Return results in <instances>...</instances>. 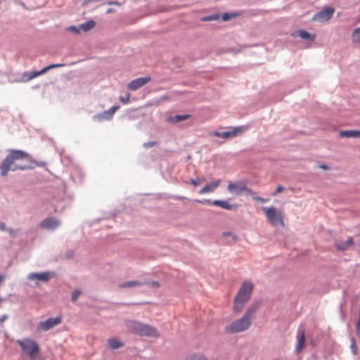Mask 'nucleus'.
<instances>
[{
	"label": "nucleus",
	"mask_w": 360,
	"mask_h": 360,
	"mask_svg": "<svg viewBox=\"0 0 360 360\" xmlns=\"http://www.w3.org/2000/svg\"><path fill=\"white\" fill-rule=\"evenodd\" d=\"M37 164L32 160V156L20 150H11L0 165L1 174L7 175L9 171L33 169Z\"/></svg>",
	"instance_id": "1"
},
{
	"label": "nucleus",
	"mask_w": 360,
	"mask_h": 360,
	"mask_svg": "<svg viewBox=\"0 0 360 360\" xmlns=\"http://www.w3.org/2000/svg\"><path fill=\"white\" fill-rule=\"evenodd\" d=\"M258 309V304L249 307L244 315L224 328V332L227 334L238 333L248 330L252 322V319Z\"/></svg>",
	"instance_id": "2"
},
{
	"label": "nucleus",
	"mask_w": 360,
	"mask_h": 360,
	"mask_svg": "<svg viewBox=\"0 0 360 360\" xmlns=\"http://www.w3.org/2000/svg\"><path fill=\"white\" fill-rule=\"evenodd\" d=\"M126 327L129 332L139 336H146L155 338L160 337V333L156 328L138 321H127Z\"/></svg>",
	"instance_id": "3"
},
{
	"label": "nucleus",
	"mask_w": 360,
	"mask_h": 360,
	"mask_svg": "<svg viewBox=\"0 0 360 360\" xmlns=\"http://www.w3.org/2000/svg\"><path fill=\"white\" fill-rule=\"evenodd\" d=\"M253 284L250 281H245L240 286L233 302V311L234 313L240 312L245 304L249 301L252 290Z\"/></svg>",
	"instance_id": "4"
},
{
	"label": "nucleus",
	"mask_w": 360,
	"mask_h": 360,
	"mask_svg": "<svg viewBox=\"0 0 360 360\" xmlns=\"http://www.w3.org/2000/svg\"><path fill=\"white\" fill-rule=\"evenodd\" d=\"M262 211L264 212L265 216L269 223L273 226L281 225L285 226L283 221V212L278 210L276 207L271 206L269 207H262Z\"/></svg>",
	"instance_id": "5"
},
{
	"label": "nucleus",
	"mask_w": 360,
	"mask_h": 360,
	"mask_svg": "<svg viewBox=\"0 0 360 360\" xmlns=\"http://www.w3.org/2000/svg\"><path fill=\"white\" fill-rule=\"evenodd\" d=\"M16 342L20 347L22 352L28 355L30 359H34L39 352L37 342L32 339L18 340Z\"/></svg>",
	"instance_id": "6"
},
{
	"label": "nucleus",
	"mask_w": 360,
	"mask_h": 360,
	"mask_svg": "<svg viewBox=\"0 0 360 360\" xmlns=\"http://www.w3.org/2000/svg\"><path fill=\"white\" fill-rule=\"evenodd\" d=\"M229 192L234 195H241L243 193L253 195L255 193L243 181L230 182L227 188Z\"/></svg>",
	"instance_id": "7"
},
{
	"label": "nucleus",
	"mask_w": 360,
	"mask_h": 360,
	"mask_svg": "<svg viewBox=\"0 0 360 360\" xmlns=\"http://www.w3.org/2000/svg\"><path fill=\"white\" fill-rule=\"evenodd\" d=\"M62 322V318L57 316L56 318H49L44 321H41L38 324L37 330L42 331H47L54 326L60 324Z\"/></svg>",
	"instance_id": "8"
},
{
	"label": "nucleus",
	"mask_w": 360,
	"mask_h": 360,
	"mask_svg": "<svg viewBox=\"0 0 360 360\" xmlns=\"http://www.w3.org/2000/svg\"><path fill=\"white\" fill-rule=\"evenodd\" d=\"M335 12V9L332 7H328L323 11L315 13L312 18L313 20L319 22H325L330 19Z\"/></svg>",
	"instance_id": "9"
},
{
	"label": "nucleus",
	"mask_w": 360,
	"mask_h": 360,
	"mask_svg": "<svg viewBox=\"0 0 360 360\" xmlns=\"http://www.w3.org/2000/svg\"><path fill=\"white\" fill-rule=\"evenodd\" d=\"M53 276L54 274L49 271H45L42 273H31L27 276V279L30 281L47 283Z\"/></svg>",
	"instance_id": "10"
},
{
	"label": "nucleus",
	"mask_w": 360,
	"mask_h": 360,
	"mask_svg": "<svg viewBox=\"0 0 360 360\" xmlns=\"http://www.w3.org/2000/svg\"><path fill=\"white\" fill-rule=\"evenodd\" d=\"M194 201L199 203L207 202L227 210H232L236 207L234 205L229 204L226 200H214L212 202L210 200H195Z\"/></svg>",
	"instance_id": "11"
},
{
	"label": "nucleus",
	"mask_w": 360,
	"mask_h": 360,
	"mask_svg": "<svg viewBox=\"0 0 360 360\" xmlns=\"http://www.w3.org/2000/svg\"><path fill=\"white\" fill-rule=\"evenodd\" d=\"M151 78L150 77H139L131 81L127 86L128 89L131 91H135L150 81Z\"/></svg>",
	"instance_id": "12"
},
{
	"label": "nucleus",
	"mask_w": 360,
	"mask_h": 360,
	"mask_svg": "<svg viewBox=\"0 0 360 360\" xmlns=\"http://www.w3.org/2000/svg\"><path fill=\"white\" fill-rule=\"evenodd\" d=\"M60 225V221L56 218L49 217L40 223V227L41 229L47 230H54Z\"/></svg>",
	"instance_id": "13"
},
{
	"label": "nucleus",
	"mask_w": 360,
	"mask_h": 360,
	"mask_svg": "<svg viewBox=\"0 0 360 360\" xmlns=\"http://www.w3.org/2000/svg\"><path fill=\"white\" fill-rule=\"evenodd\" d=\"M243 132V127H236L232 131H223L219 132L215 131L212 133V135L217 137H221L223 139H229L230 137H233L236 136L238 133Z\"/></svg>",
	"instance_id": "14"
},
{
	"label": "nucleus",
	"mask_w": 360,
	"mask_h": 360,
	"mask_svg": "<svg viewBox=\"0 0 360 360\" xmlns=\"http://www.w3.org/2000/svg\"><path fill=\"white\" fill-rule=\"evenodd\" d=\"M220 184L221 180L217 179L210 184H206L199 191V194L203 195L208 193H213L219 186Z\"/></svg>",
	"instance_id": "15"
},
{
	"label": "nucleus",
	"mask_w": 360,
	"mask_h": 360,
	"mask_svg": "<svg viewBox=\"0 0 360 360\" xmlns=\"http://www.w3.org/2000/svg\"><path fill=\"white\" fill-rule=\"evenodd\" d=\"M305 343V331L299 330L297 332V343L295 347L296 353L299 354L302 350Z\"/></svg>",
	"instance_id": "16"
},
{
	"label": "nucleus",
	"mask_w": 360,
	"mask_h": 360,
	"mask_svg": "<svg viewBox=\"0 0 360 360\" xmlns=\"http://www.w3.org/2000/svg\"><path fill=\"white\" fill-rule=\"evenodd\" d=\"M353 238L351 236L348 237L345 242L335 240L334 243L336 249L340 251L346 250L349 247L353 245Z\"/></svg>",
	"instance_id": "17"
},
{
	"label": "nucleus",
	"mask_w": 360,
	"mask_h": 360,
	"mask_svg": "<svg viewBox=\"0 0 360 360\" xmlns=\"http://www.w3.org/2000/svg\"><path fill=\"white\" fill-rule=\"evenodd\" d=\"M191 117L190 115H176L174 116H170L167 117V121L171 123H177L181 121H184Z\"/></svg>",
	"instance_id": "18"
},
{
	"label": "nucleus",
	"mask_w": 360,
	"mask_h": 360,
	"mask_svg": "<svg viewBox=\"0 0 360 360\" xmlns=\"http://www.w3.org/2000/svg\"><path fill=\"white\" fill-rule=\"evenodd\" d=\"M119 108V106H112L108 110L103 112L102 115H98L99 120L110 119L115 112Z\"/></svg>",
	"instance_id": "19"
},
{
	"label": "nucleus",
	"mask_w": 360,
	"mask_h": 360,
	"mask_svg": "<svg viewBox=\"0 0 360 360\" xmlns=\"http://www.w3.org/2000/svg\"><path fill=\"white\" fill-rule=\"evenodd\" d=\"M143 283L139 282L138 281H130L120 283L118 285L119 288H135L142 285Z\"/></svg>",
	"instance_id": "20"
},
{
	"label": "nucleus",
	"mask_w": 360,
	"mask_h": 360,
	"mask_svg": "<svg viewBox=\"0 0 360 360\" xmlns=\"http://www.w3.org/2000/svg\"><path fill=\"white\" fill-rule=\"evenodd\" d=\"M108 342L109 347L112 349H118L120 347H122L124 345L123 342H122L117 338H110V339H108Z\"/></svg>",
	"instance_id": "21"
},
{
	"label": "nucleus",
	"mask_w": 360,
	"mask_h": 360,
	"mask_svg": "<svg viewBox=\"0 0 360 360\" xmlns=\"http://www.w3.org/2000/svg\"><path fill=\"white\" fill-rule=\"evenodd\" d=\"M44 73H45V72L44 71V68L42 70H41L40 71H34V72L25 73V75H24V77L25 78V80L30 81V80L34 79V77H38Z\"/></svg>",
	"instance_id": "22"
},
{
	"label": "nucleus",
	"mask_w": 360,
	"mask_h": 360,
	"mask_svg": "<svg viewBox=\"0 0 360 360\" xmlns=\"http://www.w3.org/2000/svg\"><path fill=\"white\" fill-rule=\"evenodd\" d=\"M298 33H299V36L302 39H305V40L313 41L316 38L315 34H311L309 32H308L305 30H299Z\"/></svg>",
	"instance_id": "23"
},
{
	"label": "nucleus",
	"mask_w": 360,
	"mask_h": 360,
	"mask_svg": "<svg viewBox=\"0 0 360 360\" xmlns=\"http://www.w3.org/2000/svg\"><path fill=\"white\" fill-rule=\"evenodd\" d=\"M96 26V22L94 20H89L83 24H82L80 25V28L84 31V32H88L91 30H92L93 28H94Z\"/></svg>",
	"instance_id": "24"
},
{
	"label": "nucleus",
	"mask_w": 360,
	"mask_h": 360,
	"mask_svg": "<svg viewBox=\"0 0 360 360\" xmlns=\"http://www.w3.org/2000/svg\"><path fill=\"white\" fill-rule=\"evenodd\" d=\"M352 40L353 43L358 44L360 42V27L356 28L352 34Z\"/></svg>",
	"instance_id": "25"
},
{
	"label": "nucleus",
	"mask_w": 360,
	"mask_h": 360,
	"mask_svg": "<svg viewBox=\"0 0 360 360\" xmlns=\"http://www.w3.org/2000/svg\"><path fill=\"white\" fill-rule=\"evenodd\" d=\"M240 15V13H236V12L224 13L221 15V19H222L223 21H228L230 19L235 18L239 16Z\"/></svg>",
	"instance_id": "26"
},
{
	"label": "nucleus",
	"mask_w": 360,
	"mask_h": 360,
	"mask_svg": "<svg viewBox=\"0 0 360 360\" xmlns=\"http://www.w3.org/2000/svg\"><path fill=\"white\" fill-rule=\"evenodd\" d=\"M356 130H345L340 133L341 137L355 138Z\"/></svg>",
	"instance_id": "27"
},
{
	"label": "nucleus",
	"mask_w": 360,
	"mask_h": 360,
	"mask_svg": "<svg viewBox=\"0 0 360 360\" xmlns=\"http://www.w3.org/2000/svg\"><path fill=\"white\" fill-rule=\"evenodd\" d=\"M186 360H207L202 354H195L188 356Z\"/></svg>",
	"instance_id": "28"
},
{
	"label": "nucleus",
	"mask_w": 360,
	"mask_h": 360,
	"mask_svg": "<svg viewBox=\"0 0 360 360\" xmlns=\"http://www.w3.org/2000/svg\"><path fill=\"white\" fill-rule=\"evenodd\" d=\"M220 18V16L219 14H212L210 15L205 16L202 18L201 20L206 22V21H212V20H218Z\"/></svg>",
	"instance_id": "29"
},
{
	"label": "nucleus",
	"mask_w": 360,
	"mask_h": 360,
	"mask_svg": "<svg viewBox=\"0 0 360 360\" xmlns=\"http://www.w3.org/2000/svg\"><path fill=\"white\" fill-rule=\"evenodd\" d=\"M205 181V179L204 177L198 178L197 179H191L190 180L191 184H192L194 186H198Z\"/></svg>",
	"instance_id": "30"
},
{
	"label": "nucleus",
	"mask_w": 360,
	"mask_h": 360,
	"mask_svg": "<svg viewBox=\"0 0 360 360\" xmlns=\"http://www.w3.org/2000/svg\"><path fill=\"white\" fill-rule=\"evenodd\" d=\"M63 66H65V65L63 64V63L51 64V65H49L45 67L44 68V71L46 73L47 71H49V70H50L51 69H53V68H60V67H63Z\"/></svg>",
	"instance_id": "31"
},
{
	"label": "nucleus",
	"mask_w": 360,
	"mask_h": 360,
	"mask_svg": "<svg viewBox=\"0 0 360 360\" xmlns=\"http://www.w3.org/2000/svg\"><path fill=\"white\" fill-rule=\"evenodd\" d=\"M119 99H120V101L121 103H122L123 104H127L129 102L130 94L127 93L124 96H120Z\"/></svg>",
	"instance_id": "32"
},
{
	"label": "nucleus",
	"mask_w": 360,
	"mask_h": 360,
	"mask_svg": "<svg viewBox=\"0 0 360 360\" xmlns=\"http://www.w3.org/2000/svg\"><path fill=\"white\" fill-rule=\"evenodd\" d=\"M80 294H81L80 290H75L72 293V301L75 302L78 299Z\"/></svg>",
	"instance_id": "33"
},
{
	"label": "nucleus",
	"mask_w": 360,
	"mask_h": 360,
	"mask_svg": "<svg viewBox=\"0 0 360 360\" xmlns=\"http://www.w3.org/2000/svg\"><path fill=\"white\" fill-rule=\"evenodd\" d=\"M80 27H77L76 26H70L68 28V30L72 32L75 34H79L80 33Z\"/></svg>",
	"instance_id": "34"
},
{
	"label": "nucleus",
	"mask_w": 360,
	"mask_h": 360,
	"mask_svg": "<svg viewBox=\"0 0 360 360\" xmlns=\"http://www.w3.org/2000/svg\"><path fill=\"white\" fill-rule=\"evenodd\" d=\"M351 347L352 349L354 354H356V353H357V347L356 346L355 340H354V338L352 339Z\"/></svg>",
	"instance_id": "35"
},
{
	"label": "nucleus",
	"mask_w": 360,
	"mask_h": 360,
	"mask_svg": "<svg viewBox=\"0 0 360 360\" xmlns=\"http://www.w3.org/2000/svg\"><path fill=\"white\" fill-rule=\"evenodd\" d=\"M284 190V188L281 186V185H278L276 188V190L275 191V192L272 194V195L275 196L278 193L282 192Z\"/></svg>",
	"instance_id": "36"
},
{
	"label": "nucleus",
	"mask_w": 360,
	"mask_h": 360,
	"mask_svg": "<svg viewBox=\"0 0 360 360\" xmlns=\"http://www.w3.org/2000/svg\"><path fill=\"white\" fill-rule=\"evenodd\" d=\"M151 288H158L160 287V283L158 281H152L148 283Z\"/></svg>",
	"instance_id": "37"
},
{
	"label": "nucleus",
	"mask_w": 360,
	"mask_h": 360,
	"mask_svg": "<svg viewBox=\"0 0 360 360\" xmlns=\"http://www.w3.org/2000/svg\"><path fill=\"white\" fill-rule=\"evenodd\" d=\"M254 199L255 200L261 202H266L269 201V199H267V198H262L258 197V196L254 197Z\"/></svg>",
	"instance_id": "38"
},
{
	"label": "nucleus",
	"mask_w": 360,
	"mask_h": 360,
	"mask_svg": "<svg viewBox=\"0 0 360 360\" xmlns=\"http://www.w3.org/2000/svg\"><path fill=\"white\" fill-rule=\"evenodd\" d=\"M155 145V142H148L144 143V146L146 147H152Z\"/></svg>",
	"instance_id": "39"
},
{
	"label": "nucleus",
	"mask_w": 360,
	"mask_h": 360,
	"mask_svg": "<svg viewBox=\"0 0 360 360\" xmlns=\"http://www.w3.org/2000/svg\"><path fill=\"white\" fill-rule=\"evenodd\" d=\"M108 4L109 5H116V6H120L121 4L118 1H109L108 2Z\"/></svg>",
	"instance_id": "40"
},
{
	"label": "nucleus",
	"mask_w": 360,
	"mask_h": 360,
	"mask_svg": "<svg viewBox=\"0 0 360 360\" xmlns=\"http://www.w3.org/2000/svg\"><path fill=\"white\" fill-rule=\"evenodd\" d=\"M356 330L357 333H360V321L357 322Z\"/></svg>",
	"instance_id": "41"
},
{
	"label": "nucleus",
	"mask_w": 360,
	"mask_h": 360,
	"mask_svg": "<svg viewBox=\"0 0 360 360\" xmlns=\"http://www.w3.org/2000/svg\"><path fill=\"white\" fill-rule=\"evenodd\" d=\"M8 319V316L7 315H3L1 316V318L0 319V321L1 323H3L4 321H5L6 319Z\"/></svg>",
	"instance_id": "42"
},
{
	"label": "nucleus",
	"mask_w": 360,
	"mask_h": 360,
	"mask_svg": "<svg viewBox=\"0 0 360 360\" xmlns=\"http://www.w3.org/2000/svg\"><path fill=\"white\" fill-rule=\"evenodd\" d=\"M6 229V226L4 223L0 222V230L4 231Z\"/></svg>",
	"instance_id": "43"
},
{
	"label": "nucleus",
	"mask_w": 360,
	"mask_h": 360,
	"mask_svg": "<svg viewBox=\"0 0 360 360\" xmlns=\"http://www.w3.org/2000/svg\"><path fill=\"white\" fill-rule=\"evenodd\" d=\"M355 138H359L360 139V130H356V134H355Z\"/></svg>",
	"instance_id": "44"
},
{
	"label": "nucleus",
	"mask_w": 360,
	"mask_h": 360,
	"mask_svg": "<svg viewBox=\"0 0 360 360\" xmlns=\"http://www.w3.org/2000/svg\"><path fill=\"white\" fill-rule=\"evenodd\" d=\"M115 11V10L113 8H108L106 11V13H113Z\"/></svg>",
	"instance_id": "45"
},
{
	"label": "nucleus",
	"mask_w": 360,
	"mask_h": 360,
	"mask_svg": "<svg viewBox=\"0 0 360 360\" xmlns=\"http://www.w3.org/2000/svg\"><path fill=\"white\" fill-rule=\"evenodd\" d=\"M320 167L322 169H328V167L326 165H321V166H320Z\"/></svg>",
	"instance_id": "46"
},
{
	"label": "nucleus",
	"mask_w": 360,
	"mask_h": 360,
	"mask_svg": "<svg viewBox=\"0 0 360 360\" xmlns=\"http://www.w3.org/2000/svg\"><path fill=\"white\" fill-rule=\"evenodd\" d=\"M231 233L230 232H226V233H224V236H230Z\"/></svg>",
	"instance_id": "47"
},
{
	"label": "nucleus",
	"mask_w": 360,
	"mask_h": 360,
	"mask_svg": "<svg viewBox=\"0 0 360 360\" xmlns=\"http://www.w3.org/2000/svg\"><path fill=\"white\" fill-rule=\"evenodd\" d=\"M9 232H10V233L13 232V229H10V230H9Z\"/></svg>",
	"instance_id": "48"
},
{
	"label": "nucleus",
	"mask_w": 360,
	"mask_h": 360,
	"mask_svg": "<svg viewBox=\"0 0 360 360\" xmlns=\"http://www.w3.org/2000/svg\"><path fill=\"white\" fill-rule=\"evenodd\" d=\"M1 302V299L0 298V302Z\"/></svg>",
	"instance_id": "49"
}]
</instances>
